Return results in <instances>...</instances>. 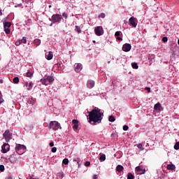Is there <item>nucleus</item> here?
Segmentation results:
<instances>
[{
  "mask_svg": "<svg viewBox=\"0 0 179 179\" xmlns=\"http://www.w3.org/2000/svg\"><path fill=\"white\" fill-rule=\"evenodd\" d=\"M88 119L92 125L100 124L104 115V113H101V110L97 107H95L92 111L88 112Z\"/></svg>",
  "mask_w": 179,
  "mask_h": 179,
  "instance_id": "nucleus-1",
  "label": "nucleus"
},
{
  "mask_svg": "<svg viewBox=\"0 0 179 179\" xmlns=\"http://www.w3.org/2000/svg\"><path fill=\"white\" fill-rule=\"evenodd\" d=\"M54 80V76H45L43 78L41 79L40 82L41 83H42V85H44L45 86H48V85H52Z\"/></svg>",
  "mask_w": 179,
  "mask_h": 179,
  "instance_id": "nucleus-2",
  "label": "nucleus"
},
{
  "mask_svg": "<svg viewBox=\"0 0 179 179\" xmlns=\"http://www.w3.org/2000/svg\"><path fill=\"white\" fill-rule=\"evenodd\" d=\"M48 129H52V131H58V129H62L61 124L57 121H51L49 124L47 125Z\"/></svg>",
  "mask_w": 179,
  "mask_h": 179,
  "instance_id": "nucleus-3",
  "label": "nucleus"
},
{
  "mask_svg": "<svg viewBox=\"0 0 179 179\" xmlns=\"http://www.w3.org/2000/svg\"><path fill=\"white\" fill-rule=\"evenodd\" d=\"M62 19V15L59 14H54L52 15L51 18H49V20L53 23H61Z\"/></svg>",
  "mask_w": 179,
  "mask_h": 179,
  "instance_id": "nucleus-4",
  "label": "nucleus"
},
{
  "mask_svg": "<svg viewBox=\"0 0 179 179\" xmlns=\"http://www.w3.org/2000/svg\"><path fill=\"white\" fill-rule=\"evenodd\" d=\"M15 152L18 153V155H23V153L26 152V147L24 145L17 144L15 146Z\"/></svg>",
  "mask_w": 179,
  "mask_h": 179,
  "instance_id": "nucleus-5",
  "label": "nucleus"
},
{
  "mask_svg": "<svg viewBox=\"0 0 179 179\" xmlns=\"http://www.w3.org/2000/svg\"><path fill=\"white\" fill-rule=\"evenodd\" d=\"M3 136L4 139H6V142H9V141L12 139V133H10V131H9V129H7L3 133Z\"/></svg>",
  "mask_w": 179,
  "mask_h": 179,
  "instance_id": "nucleus-6",
  "label": "nucleus"
},
{
  "mask_svg": "<svg viewBox=\"0 0 179 179\" xmlns=\"http://www.w3.org/2000/svg\"><path fill=\"white\" fill-rule=\"evenodd\" d=\"M94 33L96 36H103V34H104V30L103 29V27L98 26L95 27Z\"/></svg>",
  "mask_w": 179,
  "mask_h": 179,
  "instance_id": "nucleus-7",
  "label": "nucleus"
},
{
  "mask_svg": "<svg viewBox=\"0 0 179 179\" xmlns=\"http://www.w3.org/2000/svg\"><path fill=\"white\" fill-rule=\"evenodd\" d=\"M10 149V145L9 144L4 143L1 146V153H8Z\"/></svg>",
  "mask_w": 179,
  "mask_h": 179,
  "instance_id": "nucleus-8",
  "label": "nucleus"
},
{
  "mask_svg": "<svg viewBox=\"0 0 179 179\" xmlns=\"http://www.w3.org/2000/svg\"><path fill=\"white\" fill-rule=\"evenodd\" d=\"M129 22L132 27H136V26H138V20H136L135 17H131Z\"/></svg>",
  "mask_w": 179,
  "mask_h": 179,
  "instance_id": "nucleus-9",
  "label": "nucleus"
},
{
  "mask_svg": "<svg viewBox=\"0 0 179 179\" xmlns=\"http://www.w3.org/2000/svg\"><path fill=\"white\" fill-rule=\"evenodd\" d=\"M82 69H83V66H82V64H80V63H76L74 64V71L77 73H79V72H80V71H82Z\"/></svg>",
  "mask_w": 179,
  "mask_h": 179,
  "instance_id": "nucleus-10",
  "label": "nucleus"
},
{
  "mask_svg": "<svg viewBox=\"0 0 179 179\" xmlns=\"http://www.w3.org/2000/svg\"><path fill=\"white\" fill-rule=\"evenodd\" d=\"M131 48H132V46L129 43H125L122 46V50L124 51V52H129Z\"/></svg>",
  "mask_w": 179,
  "mask_h": 179,
  "instance_id": "nucleus-11",
  "label": "nucleus"
},
{
  "mask_svg": "<svg viewBox=\"0 0 179 179\" xmlns=\"http://www.w3.org/2000/svg\"><path fill=\"white\" fill-rule=\"evenodd\" d=\"M17 159L18 157L16 155H12L9 157L10 163H12L13 164H15V163H17Z\"/></svg>",
  "mask_w": 179,
  "mask_h": 179,
  "instance_id": "nucleus-12",
  "label": "nucleus"
},
{
  "mask_svg": "<svg viewBox=\"0 0 179 179\" xmlns=\"http://www.w3.org/2000/svg\"><path fill=\"white\" fill-rule=\"evenodd\" d=\"M136 171L140 173V174H145V173H146V170L143 169L141 166L136 167Z\"/></svg>",
  "mask_w": 179,
  "mask_h": 179,
  "instance_id": "nucleus-13",
  "label": "nucleus"
},
{
  "mask_svg": "<svg viewBox=\"0 0 179 179\" xmlns=\"http://www.w3.org/2000/svg\"><path fill=\"white\" fill-rule=\"evenodd\" d=\"M72 124H73V129H78V128H79V120H73Z\"/></svg>",
  "mask_w": 179,
  "mask_h": 179,
  "instance_id": "nucleus-14",
  "label": "nucleus"
},
{
  "mask_svg": "<svg viewBox=\"0 0 179 179\" xmlns=\"http://www.w3.org/2000/svg\"><path fill=\"white\" fill-rule=\"evenodd\" d=\"M87 87L88 89H93V87H94V81L92 80H88L87 83Z\"/></svg>",
  "mask_w": 179,
  "mask_h": 179,
  "instance_id": "nucleus-15",
  "label": "nucleus"
},
{
  "mask_svg": "<svg viewBox=\"0 0 179 179\" xmlns=\"http://www.w3.org/2000/svg\"><path fill=\"white\" fill-rule=\"evenodd\" d=\"M46 59L48 61H50V59H52L54 55L51 51H49L48 54H45Z\"/></svg>",
  "mask_w": 179,
  "mask_h": 179,
  "instance_id": "nucleus-16",
  "label": "nucleus"
},
{
  "mask_svg": "<svg viewBox=\"0 0 179 179\" xmlns=\"http://www.w3.org/2000/svg\"><path fill=\"white\" fill-rule=\"evenodd\" d=\"M25 86L27 87V90L30 91L31 89H33V82H25Z\"/></svg>",
  "mask_w": 179,
  "mask_h": 179,
  "instance_id": "nucleus-17",
  "label": "nucleus"
},
{
  "mask_svg": "<svg viewBox=\"0 0 179 179\" xmlns=\"http://www.w3.org/2000/svg\"><path fill=\"white\" fill-rule=\"evenodd\" d=\"M3 29L9 28L12 26V23L10 22H7L6 20L3 22Z\"/></svg>",
  "mask_w": 179,
  "mask_h": 179,
  "instance_id": "nucleus-18",
  "label": "nucleus"
},
{
  "mask_svg": "<svg viewBox=\"0 0 179 179\" xmlns=\"http://www.w3.org/2000/svg\"><path fill=\"white\" fill-rule=\"evenodd\" d=\"M166 169L167 170H171L173 171V170H176V165L169 164L166 166Z\"/></svg>",
  "mask_w": 179,
  "mask_h": 179,
  "instance_id": "nucleus-19",
  "label": "nucleus"
},
{
  "mask_svg": "<svg viewBox=\"0 0 179 179\" xmlns=\"http://www.w3.org/2000/svg\"><path fill=\"white\" fill-rule=\"evenodd\" d=\"M28 103L29 104H31V106H34V104H36V98H29Z\"/></svg>",
  "mask_w": 179,
  "mask_h": 179,
  "instance_id": "nucleus-20",
  "label": "nucleus"
},
{
  "mask_svg": "<svg viewBox=\"0 0 179 179\" xmlns=\"http://www.w3.org/2000/svg\"><path fill=\"white\" fill-rule=\"evenodd\" d=\"M64 176V172L61 171L57 173V179H63Z\"/></svg>",
  "mask_w": 179,
  "mask_h": 179,
  "instance_id": "nucleus-21",
  "label": "nucleus"
},
{
  "mask_svg": "<svg viewBox=\"0 0 179 179\" xmlns=\"http://www.w3.org/2000/svg\"><path fill=\"white\" fill-rule=\"evenodd\" d=\"M122 170H124V166H122V165L117 166L116 171H117V173H121V171H122Z\"/></svg>",
  "mask_w": 179,
  "mask_h": 179,
  "instance_id": "nucleus-22",
  "label": "nucleus"
},
{
  "mask_svg": "<svg viewBox=\"0 0 179 179\" xmlns=\"http://www.w3.org/2000/svg\"><path fill=\"white\" fill-rule=\"evenodd\" d=\"M75 31H76V33H78V34H80V33H82V29H80V27L76 25L75 27Z\"/></svg>",
  "mask_w": 179,
  "mask_h": 179,
  "instance_id": "nucleus-23",
  "label": "nucleus"
},
{
  "mask_svg": "<svg viewBox=\"0 0 179 179\" xmlns=\"http://www.w3.org/2000/svg\"><path fill=\"white\" fill-rule=\"evenodd\" d=\"M34 43L35 44V45L38 47V45H40V44H41V41L38 38L34 39Z\"/></svg>",
  "mask_w": 179,
  "mask_h": 179,
  "instance_id": "nucleus-24",
  "label": "nucleus"
},
{
  "mask_svg": "<svg viewBox=\"0 0 179 179\" xmlns=\"http://www.w3.org/2000/svg\"><path fill=\"white\" fill-rule=\"evenodd\" d=\"M25 76H27V78H30V79H31V78H33V73H31L30 71H27L25 73Z\"/></svg>",
  "mask_w": 179,
  "mask_h": 179,
  "instance_id": "nucleus-25",
  "label": "nucleus"
},
{
  "mask_svg": "<svg viewBox=\"0 0 179 179\" xmlns=\"http://www.w3.org/2000/svg\"><path fill=\"white\" fill-rule=\"evenodd\" d=\"M160 107H162V104H160V103H157L154 106V109L159 110Z\"/></svg>",
  "mask_w": 179,
  "mask_h": 179,
  "instance_id": "nucleus-26",
  "label": "nucleus"
},
{
  "mask_svg": "<svg viewBox=\"0 0 179 179\" xmlns=\"http://www.w3.org/2000/svg\"><path fill=\"white\" fill-rule=\"evenodd\" d=\"M127 179H135V176L132 173H129L127 175Z\"/></svg>",
  "mask_w": 179,
  "mask_h": 179,
  "instance_id": "nucleus-27",
  "label": "nucleus"
},
{
  "mask_svg": "<svg viewBox=\"0 0 179 179\" xmlns=\"http://www.w3.org/2000/svg\"><path fill=\"white\" fill-rule=\"evenodd\" d=\"M13 83H15V85H17V83H19V77H15L13 79Z\"/></svg>",
  "mask_w": 179,
  "mask_h": 179,
  "instance_id": "nucleus-28",
  "label": "nucleus"
},
{
  "mask_svg": "<svg viewBox=\"0 0 179 179\" xmlns=\"http://www.w3.org/2000/svg\"><path fill=\"white\" fill-rule=\"evenodd\" d=\"M63 164H65L66 166L69 164V159L68 158H64L62 162Z\"/></svg>",
  "mask_w": 179,
  "mask_h": 179,
  "instance_id": "nucleus-29",
  "label": "nucleus"
},
{
  "mask_svg": "<svg viewBox=\"0 0 179 179\" xmlns=\"http://www.w3.org/2000/svg\"><path fill=\"white\" fill-rule=\"evenodd\" d=\"M131 66L133 69H138L139 68L137 63H131Z\"/></svg>",
  "mask_w": 179,
  "mask_h": 179,
  "instance_id": "nucleus-30",
  "label": "nucleus"
},
{
  "mask_svg": "<svg viewBox=\"0 0 179 179\" xmlns=\"http://www.w3.org/2000/svg\"><path fill=\"white\" fill-rule=\"evenodd\" d=\"M99 160H101V162H104V160H106V155L103 154L100 155Z\"/></svg>",
  "mask_w": 179,
  "mask_h": 179,
  "instance_id": "nucleus-31",
  "label": "nucleus"
},
{
  "mask_svg": "<svg viewBox=\"0 0 179 179\" xmlns=\"http://www.w3.org/2000/svg\"><path fill=\"white\" fill-rule=\"evenodd\" d=\"M108 120L110 122H114L115 121V117H114L113 115L109 116Z\"/></svg>",
  "mask_w": 179,
  "mask_h": 179,
  "instance_id": "nucleus-32",
  "label": "nucleus"
},
{
  "mask_svg": "<svg viewBox=\"0 0 179 179\" xmlns=\"http://www.w3.org/2000/svg\"><path fill=\"white\" fill-rule=\"evenodd\" d=\"M175 150H179V141L176 142L174 145Z\"/></svg>",
  "mask_w": 179,
  "mask_h": 179,
  "instance_id": "nucleus-33",
  "label": "nucleus"
},
{
  "mask_svg": "<svg viewBox=\"0 0 179 179\" xmlns=\"http://www.w3.org/2000/svg\"><path fill=\"white\" fill-rule=\"evenodd\" d=\"M21 43H23V44H26V43H27V38H26L25 36L22 37Z\"/></svg>",
  "mask_w": 179,
  "mask_h": 179,
  "instance_id": "nucleus-34",
  "label": "nucleus"
},
{
  "mask_svg": "<svg viewBox=\"0 0 179 179\" xmlns=\"http://www.w3.org/2000/svg\"><path fill=\"white\" fill-rule=\"evenodd\" d=\"M137 148H138V149L140 150H144V148H143V145L141 144V143H139V144H138L137 145Z\"/></svg>",
  "mask_w": 179,
  "mask_h": 179,
  "instance_id": "nucleus-35",
  "label": "nucleus"
},
{
  "mask_svg": "<svg viewBox=\"0 0 179 179\" xmlns=\"http://www.w3.org/2000/svg\"><path fill=\"white\" fill-rule=\"evenodd\" d=\"M4 31L6 34H10V29L9 28H4Z\"/></svg>",
  "mask_w": 179,
  "mask_h": 179,
  "instance_id": "nucleus-36",
  "label": "nucleus"
},
{
  "mask_svg": "<svg viewBox=\"0 0 179 179\" xmlns=\"http://www.w3.org/2000/svg\"><path fill=\"white\" fill-rule=\"evenodd\" d=\"M98 17H101V19H104L106 17V14L104 13H102L99 15Z\"/></svg>",
  "mask_w": 179,
  "mask_h": 179,
  "instance_id": "nucleus-37",
  "label": "nucleus"
},
{
  "mask_svg": "<svg viewBox=\"0 0 179 179\" xmlns=\"http://www.w3.org/2000/svg\"><path fill=\"white\" fill-rule=\"evenodd\" d=\"M162 41L164 43H167V41H169V38H167V36L163 37L162 38Z\"/></svg>",
  "mask_w": 179,
  "mask_h": 179,
  "instance_id": "nucleus-38",
  "label": "nucleus"
},
{
  "mask_svg": "<svg viewBox=\"0 0 179 179\" xmlns=\"http://www.w3.org/2000/svg\"><path fill=\"white\" fill-rule=\"evenodd\" d=\"M3 103V99L2 98V94L0 92V104H2Z\"/></svg>",
  "mask_w": 179,
  "mask_h": 179,
  "instance_id": "nucleus-39",
  "label": "nucleus"
},
{
  "mask_svg": "<svg viewBox=\"0 0 179 179\" xmlns=\"http://www.w3.org/2000/svg\"><path fill=\"white\" fill-rule=\"evenodd\" d=\"M129 129V127H128L127 125H124L123 126V131H128Z\"/></svg>",
  "mask_w": 179,
  "mask_h": 179,
  "instance_id": "nucleus-40",
  "label": "nucleus"
},
{
  "mask_svg": "<svg viewBox=\"0 0 179 179\" xmlns=\"http://www.w3.org/2000/svg\"><path fill=\"white\" fill-rule=\"evenodd\" d=\"M5 170V166L0 165V171H4Z\"/></svg>",
  "mask_w": 179,
  "mask_h": 179,
  "instance_id": "nucleus-41",
  "label": "nucleus"
},
{
  "mask_svg": "<svg viewBox=\"0 0 179 179\" xmlns=\"http://www.w3.org/2000/svg\"><path fill=\"white\" fill-rule=\"evenodd\" d=\"M120 31H116L115 34V37H120Z\"/></svg>",
  "mask_w": 179,
  "mask_h": 179,
  "instance_id": "nucleus-42",
  "label": "nucleus"
},
{
  "mask_svg": "<svg viewBox=\"0 0 179 179\" xmlns=\"http://www.w3.org/2000/svg\"><path fill=\"white\" fill-rule=\"evenodd\" d=\"M20 44H22V41H17L15 42V45H17V46L20 45Z\"/></svg>",
  "mask_w": 179,
  "mask_h": 179,
  "instance_id": "nucleus-43",
  "label": "nucleus"
},
{
  "mask_svg": "<svg viewBox=\"0 0 179 179\" xmlns=\"http://www.w3.org/2000/svg\"><path fill=\"white\" fill-rule=\"evenodd\" d=\"M62 16H63V17H64L65 19H68V14H66V13H62Z\"/></svg>",
  "mask_w": 179,
  "mask_h": 179,
  "instance_id": "nucleus-44",
  "label": "nucleus"
},
{
  "mask_svg": "<svg viewBox=\"0 0 179 179\" xmlns=\"http://www.w3.org/2000/svg\"><path fill=\"white\" fill-rule=\"evenodd\" d=\"M22 2H26V3H29V2L33 3V0H22Z\"/></svg>",
  "mask_w": 179,
  "mask_h": 179,
  "instance_id": "nucleus-45",
  "label": "nucleus"
},
{
  "mask_svg": "<svg viewBox=\"0 0 179 179\" xmlns=\"http://www.w3.org/2000/svg\"><path fill=\"white\" fill-rule=\"evenodd\" d=\"M51 150L52 153H55L57 152V147H53Z\"/></svg>",
  "mask_w": 179,
  "mask_h": 179,
  "instance_id": "nucleus-46",
  "label": "nucleus"
},
{
  "mask_svg": "<svg viewBox=\"0 0 179 179\" xmlns=\"http://www.w3.org/2000/svg\"><path fill=\"white\" fill-rule=\"evenodd\" d=\"M85 166H86L87 167H89V166H90V162L89 161L85 162Z\"/></svg>",
  "mask_w": 179,
  "mask_h": 179,
  "instance_id": "nucleus-47",
  "label": "nucleus"
},
{
  "mask_svg": "<svg viewBox=\"0 0 179 179\" xmlns=\"http://www.w3.org/2000/svg\"><path fill=\"white\" fill-rule=\"evenodd\" d=\"M145 90H147L148 93H150V87H145Z\"/></svg>",
  "mask_w": 179,
  "mask_h": 179,
  "instance_id": "nucleus-48",
  "label": "nucleus"
},
{
  "mask_svg": "<svg viewBox=\"0 0 179 179\" xmlns=\"http://www.w3.org/2000/svg\"><path fill=\"white\" fill-rule=\"evenodd\" d=\"M22 3H19L15 6V8H20V6H22Z\"/></svg>",
  "mask_w": 179,
  "mask_h": 179,
  "instance_id": "nucleus-49",
  "label": "nucleus"
},
{
  "mask_svg": "<svg viewBox=\"0 0 179 179\" xmlns=\"http://www.w3.org/2000/svg\"><path fill=\"white\" fill-rule=\"evenodd\" d=\"M117 40H118V41H122V38L117 36Z\"/></svg>",
  "mask_w": 179,
  "mask_h": 179,
  "instance_id": "nucleus-50",
  "label": "nucleus"
},
{
  "mask_svg": "<svg viewBox=\"0 0 179 179\" xmlns=\"http://www.w3.org/2000/svg\"><path fill=\"white\" fill-rule=\"evenodd\" d=\"M49 145L50 146V148H52L54 146V143L53 142H50L49 143Z\"/></svg>",
  "mask_w": 179,
  "mask_h": 179,
  "instance_id": "nucleus-51",
  "label": "nucleus"
},
{
  "mask_svg": "<svg viewBox=\"0 0 179 179\" xmlns=\"http://www.w3.org/2000/svg\"><path fill=\"white\" fill-rule=\"evenodd\" d=\"M8 179H13V176L9 175V176H8Z\"/></svg>",
  "mask_w": 179,
  "mask_h": 179,
  "instance_id": "nucleus-52",
  "label": "nucleus"
},
{
  "mask_svg": "<svg viewBox=\"0 0 179 179\" xmlns=\"http://www.w3.org/2000/svg\"><path fill=\"white\" fill-rule=\"evenodd\" d=\"M92 179H97V175H94L92 176Z\"/></svg>",
  "mask_w": 179,
  "mask_h": 179,
  "instance_id": "nucleus-53",
  "label": "nucleus"
},
{
  "mask_svg": "<svg viewBox=\"0 0 179 179\" xmlns=\"http://www.w3.org/2000/svg\"><path fill=\"white\" fill-rule=\"evenodd\" d=\"M3 13H2V10L0 9V16H2Z\"/></svg>",
  "mask_w": 179,
  "mask_h": 179,
  "instance_id": "nucleus-54",
  "label": "nucleus"
},
{
  "mask_svg": "<svg viewBox=\"0 0 179 179\" xmlns=\"http://www.w3.org/2000/svg\"><path fill=\"white\" fill-rule=\"evenodd\" d=\"M29 179H39V178H36L30 177Z\"/></svg>",
  "mask_w": 179,
  "mask_h": 179,
  "instance_id": "nucleus-55",
  "label": "nucleus"
},
{
  "mask_svg": "<svg viewBox=\"0 0 179 179\" xmlns=\"http://www.w3.org/2000/svg\"><path fill=\"white\" fill-rule=\"evenodd\" d=\"M176 1V2H178L179 3V0H175Z\"/></svg>",
  "mask_w": 179,
  "mask_h": 179,
  "instance_id": "nucleus-56",
  "label": "nucleus"
},
{
  "mask_svg": "<svg viewBox=\"0 0 179 179\" xmlns=\"http://www.w3.org/2000/svg\"><path fill=\"white\" fill-rule=\"evenodd\" d=\"M178 45H179V39L178 40Z\"/></svg>",
  "mask_w": 179,
  "mask_h": 179,
  "instance_id": "nucleus-57",
  "label": "nucleus"
},
{
  "mask_svg": "<svg viewBox=\"0 0 179 179\" xmlns=\"http://www.w3.org/2000/svg\"><path fill=\"white\" fill-rule=\"evenodd\" d=\"M31 20H28V22H31Z\"/></svg>",
  "mask_w": 179,
  "mask_h": 179,
  "instance_id": "nucleus-58",
  "label": "nucleus"
},
{
  "mask_svg": "<svg viewBox=\"0 0 179 179\" xmlns=\"http://www.w3.org/2000/svg\"><path fill=\"white\" fill-rule=\"evenodd\" d=\"M93 43H96V41H93Z\"/></svg>",
  "mask_w": 179,
  "mask_h": 179,
  "instance_id": "nucleus-59",
  "label": "nucleus"
},
{
  "mask_svg": "<svg viewBox=\"0 0 179 179\" xmlns=\"http://www.w3.org/2000/svg\"><path fill=\"white\" fill-rule=\"evenodd\" d=\"M49 8H51V5H49Z\"/></svg>",
  "mask_w": 179,
  "mask_h": 179,
  "instance_id": "nucleus-60",
  "label": "nucleus"
},
{
  "mask_svg": "<svg viewBox=\"0 0 179 179\" xmlns=\"http://www.w3.org/2000/svg\"><path fill=\"white\" fill-rule=\"evenodd\" d=\"M1 83H2V80H0Z\"/></svg>",
  "mask_w": 179,
  "mask_h": 179,
  "instance_id": "nucleus-61",
  "label": "nucleus"
},
{
  "mask_svg": "<svg viewBox=\"0 0 179 179\" xmlns=\"http://www.w3.org/2000/svg\"><path fill=\"white\" fill-rule=\"evenodd\" d=\"M50 26H52V24H50Z\"/></svg>",
  "mask_w": 179,
  "mask_h": 179,
  "instance_id": "nucleus-62",
  "label": "nucleus"
}]
</instances>
